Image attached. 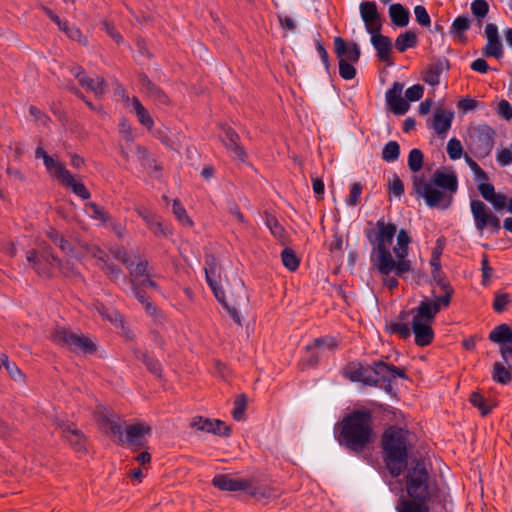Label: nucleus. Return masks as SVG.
I'll use <instances>...</instances> for the list:
<instances>
[{"instance_id": "obj_41", "label": "nucleus", "mask_w": 512, "mask_h": 512, "mask_svg": "<svg viewBox=\"0 0 512 512\" xmlns=\"http://www.w3.org/2000/svg\"><path fill=\"white\" fill-rule=\"evenodd\" d=\"M136 154L141 162V165L145 168H152L155 171H161L162 167L156 163L155 159L151 157L146 147L142 145H137L136 148Z\"/></svg>"}, {"instance_id": "obj_44", "label": "nucleus", "mask_w": 512, "mask_h": 512, "mask_svg": "<svg viewBox=\"0 0 512 512\" xmlns=\"http://www.w3.org/2000/svg\"><path fill=\"white\" fill-rule=\"evenodd\" d=\"M99 267L112 281L118 280L121 276L125 278V275L118 266L108 263L104 258H99Z\"/></svg>"}, {"instance_id": "obj_4", "label": "nucleus", "mask_w": 512, "mask_h": 512, "mask_svg": "<svg viewBox=\"0 0 512 512\" xmlns=\"http://www.w3.org/2000/svg\"><path fill=\"white\" fill-rule=\"evenodd\" d=\"M442 305L430 302V298L425 297L420 301L419 305L411 310L413 315L411 321V329L414 333L415 344L419 347L428 346L433 342L434 331L432 324L436 315L446 309Z\"/></svg>"}, {"instance_id": "obj_3", "label": "nucleus", "mask_w": 512, "mask_h": 512, "mask_svg": "<svg viewBox=\"0 0 512 512\" xmlns=\"http://www.w3.org/2000/svg\"><path fill=\"white\" fill-rule=\"evenodd\" d=\"M381 448L389 473L400 476L408 465V432L396 426L388 427L382 435Z\"/></svg>"}, {"instance_id": "obj_26", "label": "nucleus", "mask_w": 512, "mask_h": 512, "mask_svg": "<svg viewBox=\"0 0 512 512\" xmlns=\"http://www.w3.org/2000/svg\"><path fill=\"white\" fill-rule=\"evenodd\" d=\"M454 117L452 111L437 109L432 120V128L438 135H444L450 129Z\"/></svg>"}, {"instance_id": "obj_46", "label": "nucleus", "mask_w": 512, "mask_h": 512, "mask_svg": "<svg viewBox=\"0 0 512 512\" xmlns=\"http://www.w3.org/2000/svg\"><path fill=\"white\" fill-rule=\"evenodd\" d=\"M492 378L500 384H508L511 381V373L500 362H496L493 366Z\"/></svg>"}, {"instance_id": "obj_57", "label": "nucleus", "mask_w": 512, "mask_h": 512, "mask_svg": "<svg viewBox=\"0 0 512 512\" xmlns=\"http://www.w3.org/2000/svg\"><path fill=\"white\" fill-rule=\"evenodd\" d=\"M414 15L416 21L422 27H429L431 24L430 16L426 10V8L422 5H417L414 7Z\"/></svg>"}, {"instance_id": "obj_60", "label": "nucleus", "mask_w": 512, "mask_h": 512, "mask_svg": "<svg viewBox=\"0 0 512 512\" xmlns=\"http://www.w3.org/2000/svg\"><path fill=\"white\" fill-rule=\"evenodd\" d=\"M470 28V18L465 15L458 16L451 24L450 32H465Z\"/></svg>"}, {"instance_id": "obj_8", "label": "nucleus", "mask_w": 512, "mask_h": 512, "mask_svg": "<svg viewBox=\"0 0 512 512\" xmlns=\"http://www.w3.org/2000/svg\"><path fill=\"white\" fill-rule=\"evenodd\" d=\"M412 189L418 198H424L426 204L431 207L446 209L451 205L452 195L434 188L425 181L423 176H413Z\"/></svg>"}, {"instance_id": "obj_56", "label": "nucleus", "mask_w": 512, "mask_h": 512, "mask_svg": "<svg viewBox=\"0 0 512 512\" xmlns=\"http://www.w3.org/2000/svg\"><path fill=\"white\" fill-rule=\"evenodd\" d=\"M149 229L153 232L156 236H167L168 231L166 228H164L162 222L159 220V218L153 214V216L146 222Z\"/></svg>"}, {"instance_id": "obj_17", "label": "nucleus", "mask_w": 512, "mask_h": 512, "mask_svg": "<svg viewBox=\"0 0 512 512\" xmlns=\"http://www.w3.org/2000/svg\"><path fill=\"white\" fill-rule=\"evenodd\" d=\"M334 53L338 60L350 61L352 63H357L361 55L357 43L347 41L340 36L334 38Z\"/></svg>"}, {"instance_id": "obj_27", "label": "nucleus", "mask_w": 512, "mask_h": 512, "mask_svg": "<svg viewBox=\"0 0 512 512\" xmlns=\"http://www.w3.org/2000/svg\"><path fill=\"white\" fill-rule=\"evenodd\" d=\"M430 500L400 498L396 505L397 512H429L428 502Z\"/></svg>"}, {"instance_id": "obj_37", "label": "nucleus", "mask_w": 512, "mask_h": 512, "mask_svg": "<svg viewBox=\"0 0 512 512\" xmlns=\"http://www.w3.org/2000/svg\"><path fill=\"white\" fill-rule=\"evenodd\" d=\"M47 237L59 247V249L67 254L71 255L73 253V247L71 243L56 229L50 228L47 231Z\"/></svg>"}, {"instance_id": "obj_52", "label": "nucleus", "mask_w": 512, "mask_h": 512, "mask_svg": "<svg viewBox=\"0 0 512 512\" xmlns=\"http://www.w3.org/2000/svg\"><path fill=\"white\" fill-rule=\"evenodd\" d=\"M471 11L477 17V24L480 27L482 24L481 19L484 18L489 11L488 3L485 0H474L471 3Z\"/></svg>"}, {"instance_id": "obj_45", "label": "nucleus", "mask_w": 512, "mask_h": 512, "mask_svg": "<svg viewBox=\"0 0 512 512\" xmlns=\"http://www.w3.org/2000/svg\"><path fill=\"white\" fill-rule=\"evenodd\" d=\"M417 34H399L395 40V47L399 52L413 48L417 44Z\"/></svg>"}, {"instance_id": "obj_1", "label": "nucleus", "mask_w": 512, "mask_h": 512, "mask_svg": "<svg viewBox=\"0 0 512 512\" xmlns=\"http://www.w3.org/2000/svg\"><path fill=\"white\" fill-rule=\"evenodd\" d=\"M376 226L377 229L365 230V235L372 245L371 261L373 265L383 275L394 271L396 276H403L411 270V262L406 259L411 242L410 236L404 229L398 232L397 245L393 249L397 258L395 261L390 248L397 232V226L393 223H386L383 219L378 220Z\"/></svg>"}, {"instance_id": "obj_10", "label": "nucleus", "mask_w": 512, "mask_h": 512, "mask_svg": "<svg viewBox=\"0 0 512 512\" xmlns=\"http://www.w3.org/2000/svg\"><path fill=\"white\" fill-rule=\"evenodd\" d=\"M495 131L488 125H479L469 132V148L477 158L490 154L494 146Z\"/></svg>"}, {"instance_id": "obj_7", "label": "nucleus", "mask_w": 512, "mask_h": 512, "mask_svg": "<svg viewBox=\"0 0 512 512\" xmlns=\"http://www.w3.org/2000/svg\"><path fill=\"white\" fill-rule=\"evenodd\" d=\"M51 337L54 343L74 353L93 354L97 351V346L92 339L65 327L57 326Z\"/></svg>"}, {"instance_id": "obj_25", "label": "nucleus", "mask_w": 512, "mask_h": 512, "mask_svg": "<svg viewBox=\"0 0 512 512\" xmlns=\"http://www.w3.org/2000/svg\"><path fill=\"white\" fill-rule=\"evenodd\" d=\"M224 136L222 139L223 144L228 150H231L235 153L236 157L244 162L247 154L243 146L240 145V136L236 131H234L230 127L223 128Z\"/></svg>"}, {"instance_id": "obj_31", "label": "nucleus", "mask_w": 512, "mask_h": 512, "mask_svg": "<svg viewBox=\"0 0 512 512\" xmlns=\"http://www.w3.org/2000/svg\"><path fill=\"white\" fill-rule=\"evenodd\" d=\"M79 84L86 90L91 91L97 98H101L105 94L107 88V83L102 77L94 79L85 75Z\"/></svg>"}, {"instance_id": "obj_39", "label": "nucleus", "mask_w": 512, "mask_h": 512, "mask_svg": "<svg viewBox=\"0 0 512 512\" xmlns=\"http://www.w3.org/2000/svg\"><path fill=\"white\" fill-rule=\"evenodd\" d=\"M93 307L104 320H107L113 324H122V316L116 310L107 308L103 303L98 301L93 303Z\"/></svg>"}, {"instance_id": "obj_35", "label": "nucleus", "mask_w": 512, "mask_h": 512, "mask_svg": "<svg viewBox=\"0 0 512 512\" xmlns=\"http://www.w3.org/2000/svg\"><path fill=\"white\" fill-rule=\"evenodd\" d=\"M85 210L89 213V216L99 221L103 225H107L112 222L111 216L105 211L103 207L95 202L85 203Z\"/></svg>"}, {"instance_id": "obj_50", "label": "nucleus", "mask_w": 512, "mask_h": 512, "mask_svg": "<svg viewBox=\"0 0 512 512\" xmlns=\"http://www.w3.org/2000/svg\"><path fill=\"white\" fill-rule=\"evenodd\" d=\"M1 362L13 380L24 381L23 373L15 363L9 361L7 355L1 354Z\"/></svg>"}, {"instance_id": "obj_32", "label": "nucleus", "mask_w": 512, "mask_h": 512, "mask_svg": "<svg viewBox=\"0 0 512 512\" xmlns=\"http://www.w3.org/2000/svg\"><path fill=\"white\" fill-rule=\"evenodd\" d=\"M411 311H401L399 314V320L401 322H393L388 326L390 333L398 334L401 339H407L411 335V330L405 321L408 320Z\"/></svg>"}, {"instance_id": "obj_43", "label": "nucleus", "mask_w": 512, "mask_h": 512, "mask_svg": "<svg viewBox=\"0 0 512 512\" xmlns=\"http://www.w3.org/2000/svg\"><path fill=\"white\" fill-rule=\"evenodd\" d=\"M26 259L29 263L32 264L34 270L36 273L40 276L50 277L51 276V269H48L47 267L41 266V261L39 258L38 253L35 250H29L26 254Z\"/></svg>"}, {"instance_id": "obj_64", "label": "nucleus", "mask_w": 512, "mask_h": 512, "mask_svg": "<svg viewBox=\"0 0 512 512\" xmlns=\"http://www.w3.org/2000/svg\"><path fill=\"white\" fill-rule=\"evenodd\" d=\"M29 113L33 117V119L40 125L47 126L50 122V118L36 106H30Z\"/></svg>"}, {"instance_id": "obj_20", "label": "nucleus", "mask_w": 512, "mask_h": 512, "mask_svg": "<svg viewBox=\"0 0 512 512\" xmlns=\"http://www.w3.org/2000/svg\"><path fill=\"white\" fill-rule=\"evenodd\" d=\"M190 426L197 431L213 433L216 435L228 436L230 434V428L220 420L212 421L203 417H195L191 421Z\"/></svg>"}, {"instance_id": "obj_36", "label": "nucleus", "mask_w": 512, "mask_h": 512, "mask_svg": "<svg viewBox=\"0 0 512 512\" xmlns=\"http://www.w3.org/2000/svg\"><path fill=\"white\" fill-rule=\"evenodd\" d=\"M132 106L139 122L149 130L152 129L154 126V121L148 110L143 106L137 97L132 98Z\"/></svg>"}, {"instance_id": "obj_22", "label": "nucleus", "mask_w": 512, "mask_h": 512, "mask_svg": "<svg viewBox=\"0 0 512 512\" xmlns=\"http://www.w3.org/2000/svg\"><path fill=\"white\" fill-rule=\"evenodd\" d=\"M403 84L395 82L391 89L386 93V101L395 114H405L409 108V104L401 96Z\"/></svg>"}, {"instance_id": "obj_14", "label": "nucleus", "mask_w": 512, "mask_h": 512, "mask_svg": "<svg viewBox=\"0 0 512 512\" xmlns=\"http://www.w3.org/2000/svg\"><path fill=\"white\" fill-rule=\"evenodd\" d=\"M370 366H364L360 362H350L343 369V375L352 382H362L368 386H378L379 380L372 376Z\"/></svg>"}, {"instance_id": "obj_15", "label": "nucleus", "mask_w": 512, "mask_h": 512, "mask_svg": "<svg viewBox=\"0 0 512 512\" xmlns=\"http://www.w3.org/2000/svg\"><path fill=\"white\" fill-rule=\"evenodd\" d=\"M138 80L141 85V91L156 105L169 106L171 100L169 96L155 83H153L146 74L141 73L138 75Z\"/></svg>"}, {"instance_id": "obj_33", "label": "nucleus", "mask_w": 512, "mask_h": 512, "mask_svg": "<svg viewBox=\"0 0 512 512\" xmlns=\"http://www.w3.org/2000/svg\"><path fill=\"white\" fill-rule=\"evenodd\" d=\"M499 34H487V44L483 49L486 57L499 59L503 56V46L498 37Z\"/></svg>"}, {"instance_id": "obj_62", "label": "nucleus", "mask_w": 512, "mask_h": 512, "mask_svg": "<svg viewBox=\"0 0 512 512\" xmlns=\"http://www.w3.org/2000/svg\"><path fill=\"white\" fill-rule=\"evenodd\" d=\"M362 192V185L358 182L354 183L350 189V194L346 200L350 206H355L360 202V196Z\"/></svg>"}, {"instance_id": "obj_2", "label": "nucleus", "mask_w": 512, "mask_h": 512, "mask_svg": "<svg viewBox=\"0 0 512 512\" xmlns=\"http://www.w3.org/2000/svg\"><path fill=\"white\" fill-rule=\"evenodd\" d=\"M373 420L369 410H354L341 422L338 442L348 450L361 453L373 441Z\"/></svg>"}, {"instance_id": "obj_51", "label": "nucleus", "mask_w": 512, "mask_h": 512, "mask_svg": "<svg viewBox=\"0 0 512 512\" xmlns=\"http://www.w3.org/2000/svg\"><path fill=\"white\" fill-rule=\"evenodd\" d=\"M424 155L421 150L412 149L408 156V167L412 172H418L423 166Z\"/></svg>"}, {"instance_id": "obj_34", "label": "nucleus", "mask_w": 512, "mask_h": 512, "mask_svg": "<svg viewBox=\"0 0 512 512\" xmlns=\"http://www.w3.org/2000/svg\"><path fill=\"white\" fill-rule=\"evenodd\" d=\"M391 21L399 28L405 27L409 22V11L401 4H392L389 7Z\"/></svg>"}, {"instance_id": "obj_59", "label": "nucleus", "mask_w": 512, "mask_h": 512, "mask_svg": "<svg viewBox=\"0 0 512 512\" xmlns=\"http://www.w3.org/2000/svg\"><path fill=\"white\" fill-rule=\"evenodd\" d=\"M139 284L132 285L134 290L135 297L145 306V309L148 313L153 314L155 312V307L152 305V303L149 301L148 297L146 296L145 292H143L139 288Z\"/></svg>"}, {"instance_id": "obj_23", "label": "nucleus", "mask_w": 512, "mask_h": 512, "mask_svg": "<svg viewBox=\"0 0 512 512\" xmlns=\"http://www.w3.org/2000/svg\"><path fill=\"white\" fill-rule=\"evenodd\" d=\"M58 172L60 176V182L65 187L70 188L73 193L79 196L83 200H87L90 198L91 194L86 186L82 182H78L75 180L74 176L70 173L69 170L66 169L65 166H59Z\"/></svg>"}, {"instance_id": "obj_24", "label": "nucleus", "mask_w": 512, "mask_h": 512, "mask_svg": "<svg viewBox=\"0 0 512 512\" xmlns=\"http://www.w3.org/2000/svg\"><path fill=\"white\" fill-rule=\"evenodd\" d=\"M62 435L76 452H86V437L73 424H62Z\"/></svg>"}, {"instance_id": "obj_13", "label": "nucleus", "mask_w": 512, "mask_h": 512, "mask_svg": "<svg viewBox=\"0 0 512 512\" xmlns=\"http://www.w3.org/2000/svg\"><path fill=\"white\" fill-rule=\"evenodd\" d=\"M151 435V427L146 423H135L125 428V441L133 450L146 447L147 438Z\"/></svg>"}, {"instance_id": "obj_21", "label": "nucleus", "mask_w": 512, "mask_h": 512, "mask_svg": "<svg viewBox=\"0 0 512 512\" xmlns=\"http://www.w3.org/2000/svg\"><path fill=\"white\" fill-rule=\"evenodd\" d=\"M360 14L367 32H380V16L374 2H362L360 4Z\"/></svg>"}, {"instance_id": "obj_47", "label": "nucleus", "mask_w": 512, "mask_h": 512, "mask_svg": "<svg viewBox=\"0 0 512 512\" xmlns=\"http://www.w3.org/2000/svg\"><path fill=\"white\" fill-rule=\"evenodd\" d=\"M283 265L290 271H296L299 267V259L296 253L290 249L285 248L281 253Z\"/></svg>"}, {"instance_id": "obj_28", "label": "nucleus", "mask_w": 512, "mask_h": 512, "mask_svg": "<svg viewBox=\"0 0 512 512\" xmlns=\"http://www.w3.org/2000/svg\"><path fill=\"white\" fill-rule=\"evenodd\" d=\"M432 182L434 185L443 188L452 193H455L458 187L457 178L454 174H447L443 171L436 170Z\"/></svg>"}, {"instance_id": "obj_58", "label": "nucleus", "mask_w": 512, "mask_h": 512, "mask_svg": "<svg viewBox=\"0 0 512 512\" xmlns=\"http://www.w3.org/2000/svg\"><path fill=\"white\" fill-rule=\"evenodd\" d=\"M462 145L461 142L456 139L452 138L448 141L447 144V153L452 160L459 159L462 155Z\"/></svg>"}, {"instance_id": "obj_54", "label": "nucleus", "mask_w": 512, "mask_h": 512, "mask_svg": "<svg viewBox=\"0 0 512 512\" xmlns=\"http://www.w3.org/2000/svg\"><path fill=\"white\" fill-rule=\"evenodd\" d=\"M265 224L275 237L283 238L284 228L272 214L265 213Z\"/></svg>"}, {"instance_id": "obj_30", "label": "nucleus", "mask_w": 512, "mask_h": 512, "mask_svg": "<svg viewBox=\"0 0 512 512\" xmlns=\"http://www.w3.org/2000/svg\"><path fill=\"white\" fill-rule=\"evenodd\" d=\"M443 70L444 61L437 60L426 67V69L423 71L422 79L427 84L436 86L439 84L440 75L442 74Z\"/></svg>"}, {"instance_id": "obj_5", "label": "nucleus", "mask_w": 512, "mask_h": 512, "mask_svg": "<svg viewBox=\"0 0 512 512\" xmlns=\"http://www.w3.org/2000/svg\"><path fill=\"white\" fill-rule=\"evenodd\" d=\"M405 489L407 495L414 499L432 500L437 489L431 484L429 473L424 462L416 461L405 475Z\"/></svg>"}, {"instance_id": "obj_12", "label": "nucleus", "mask_w": 512, "mask_h": 512, "mask_svg": "<svg viewBox=\"0 0 512 512\" xmlns=\"http://www.w3.org/2000/svg\"><path fill=\"white\" fill-rule=\"evenodd\" d=\"M431 276L433 281V298H430V302H434L444 307H449L454 295L453 287L444 276L441 268L432 269Z\"/></svg>"}, {"instance_id": "obj_63", "label": "nucleus", "mask_w": 512, "mask_h": 512, "mask_svg": "<svg viewBox=\"0 0 512 512\" xmlns=\"http://www.w3.org/2000/svg\"><path fill=\"white\" fill-rule=\"evenodd\" d=\"M497 114L502 117L503 119L509 121L512 119V106L511 104L505 100V99H502L499 103H498V107H497Z\"/></svg>"}, {"instance_id": "obj_18", "label": "nucleus", "mask_w": 512, "mask_h": 512, "mask_svg": "<svg viewBox=\"0 0 512 512\" xmlns=\"http://www.w3.org/2000/svg\"><path fill=\"white\" fill-rule=\"evenodd\" d=\"M212 485L221 491H244L250 487V479L234 478L230 474H217L212 479Z\"/></svg>"}, {"instance_id": "obj_42", "label": "nucleus", "mask_w": 512, "mask_h": 512, "mask_svg": "<svg viewBox=\"0 0 512 512\" xmlns=\"http://www.w3.org/2000/svg\"><path fill=\"white\" fill-rule=\"evenodd\" d=\"M469 400L474 407L480 410L481 415L483 416L488 415L494 406L493 404L487 402L483 395H481L479 392H473L470 395Z\"/></svg>"}, {"instance_id": "obj_16", "label": "nucleus", "mask_w": 512, "mask_h": 512, "mask_svg": "<svg viewBox=\"0 0 512 512\" xmlns=\"http://www.w3.org/2000/svg\"><path fill=\"white\" fill-rule=\"evenodd\" d=\"M371 369L374 374V379L379 380V385L382 382H389L397 377L407 379L405 368H399L395 365L388 364L384 361H374L371 365Z\"/></svg>"}, {"instance_id": "obj_48", "label": "nucleus", "mask_w": 512, "mask_h": 512, "mask_svg": "<svg viewBox=\"0 0 512 512\" xmlns=\"http://www.w3.org/2000/svg\"><path fill=\"white\" fill-rule=\"evenodd\" d=\"M400 146L396 141H389L383 148L382 159L386 162H393L399 158Z\"/></svg>"}, {"instance_id": "obj_29", "label": "nucleus", "mask_w": 512, "mask_h": 512, "mask_svg": "<svg viewBox=\"0 0 512 512\" xmlns=\"http://www.w3.org/2000/svg\"><path fill=\"white\" fill-rule=\"evenodd\" d=\"M251 497L257 501L270 500L278 496L277 491L267 485L255 486L252 479H250V487L245 490Z\"/></svg>"}, {"instance_id": "obj_49", "label": "nucleus", "mask_w": 512, "mask_h": 512, "mask_svg": "<svg viewBox=\"0 0 512 512\" xmlns=\"http://www.w3.org/2000/svg\"><path fill=\"white\" fill-rule=\"evenodd\" d=\"M172 208H173L174 215L176 216V218L182 225L188 226V227L193 226V221L190 219V217L188 216V214L186 212V209L183 207V205L181 204V202L178 199H175L173 201Z\"/></svg>"}, {"instance_id": "obj_19", "label": "nucleus", "mask_w": 512, "mask_h": 512, "mask_svg": "<svg viewBox=\"0 0 512 512\" xmlns=\"http://www.w3.org/2000/svg\"><path fill=\"white\" fill-rule=\"evenodd\" d=\"M371 42L376 49L378 59L387 66L393 65V44L391 39L384 34H372Z\"/></svg>"}, {"instance_id": "obj_6", "label": "nucleus", "mask_w": 512, "mask_h": 512, "mask_svg": "<svg viewBox=\"0 0 512 512\" xmlns=\"http://www.w3.org/2000/svg\"><path fill=\"white\" fill-rule=\"evenodd\" d=\"M204 271H205V277L208 285L212 289L216 299L223 304L229 315L232 317V319L239 325H242L241 317L239 315V312L236 308V302L233 301L232 304H230L226 298L225 293L220 286L221 281V274H222V268L220 264L217 262L215 256L213 254H206L205 255V261H204Z\"/></svg>"}, {"instance_id": "obj_38", "label": "nucleus", "mask_w": 512, "mask_h": 512, "mask_svg": "<svg viewBox=\"0 0 512 512\" xmlns=\"http://www.w3.org/2000/svg\"><path fill=\"white\" fill-rule=\"evenodd\" d=\"M512 337V329L507 324L496 326L489 334L492 342L500 343L502 346Z\"/></svg>"}, {"instance_id": "obj_61", "label": "nucleus", "mask_w": 512, "mask_h": 512, "mask_svg": "<svg viewBox=\"0 0 512 512\" xmlns=\"http://www.w3.org/2000/svg\"><path fill=\"white\" fill-rule=\"evenodd\" d=\"M510 303V296L507 293H496L493 301V308L496 312H503Z\"/></svg>"}, {"instance_id": "obj_55", "label": "nucleus", "mask_w": 512, "mask_h": 512, "mask_svg": "<svg viewBox=\"0 0 512 512\" xmlns=\"http://www.w3.org/2000/svg\"><path fill=\"white\" fill-rule=\"evenodd\" d=\"M354 63L350 61L339 60V75L345 80H351L356 76Z\"/></svg>"}, {"instance_id": "obj_53", "label": "nucleus", "mask_w": 512, "mask_h": 512, "mask_svg": "<svg viewBox=\"0 0 512 512\" xmlns=\"http://www.w3.org/2000/svg\"><path fill=\"white\" fill-rule=\"evenodd\" d=\"M247 407V398L245 394H239L234 401L233 418L237 421L244 419V413Z\"/></svg>"}, {"instance_id": "obj_40", "label": "nucleus", "mask_w": 512, "mask_h": 512, "mask_svg": "<svg viewBox=\"0 0 512 512\" xmlns=\"http://www.w3.org/2000/svg\"><path fill=\"white\" fill-rule=\"evenodd\" d=\"M134 354L143 361L149 372L156 375L158 378H161L162 368L160 362L156 358L148 355L147 353H141L138 350H135Z\"/></svg>"}, {"instance_id": "obj_9", "label": "nucleus", "mask_w": 512, "mask_h": 512, "mask_svg": "<svg viewBox=\"0 0 512 512\" xmlns=\"http://www.w3.org/2000/svg\"><path fill=\"white\" fill-rule=\"evenodd\" d=\"M470 210L477 231L482 234L485 230L498 233L501 229L499 217L481 200H471Z\"/></svg>"}, {"instance_id": "obj_11", "label": "nucleus", "mask_w": 512, "mask_h": 512, "mask_svg": "<svg viewBox=\"0 0 512 512\" xmlns=\"http://www.w3.org/2000/svg\"><path fill=\"white\" fill-rule=\"evenodd\" d=\"M112 256L121 262L130 271L132 285L140 284V280L149 276L147 273L148 261L140 260L135 254L129 253L124 248L116 247L110 250Z\"/></svg>"}]
</instances>
